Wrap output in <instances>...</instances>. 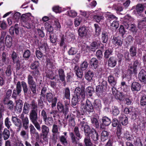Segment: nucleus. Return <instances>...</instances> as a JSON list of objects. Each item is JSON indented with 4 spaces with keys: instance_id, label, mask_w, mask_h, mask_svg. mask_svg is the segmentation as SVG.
Returning <instances> with one entry per match:
<instances>
[{
    "instance_id": "nucleus-23",
    "label": "nucleus",
    "mask_w": 146,
    "mask_h": 146,
    "mask_svg": "<svg viewBox=\"0 0 146 146\" xmlns=\"http://www.w3.org/2000/svg\"><path fill=\"white\" fill-rule=\"evenodd\" d=\"M94 75L92 71L88 70L85 73V79L89 82H92V78L94 76Z\"/></svg>"
},
{
    "instance_id": "nucleus-15",
    "label": "nucleus",
    "mask_w": 146,
    "mask_h": 146,
    "mask_svg": "<svg viewBox=\"0 0 146 146\" xmlns=\"http://www.w3.org/2000/svg\"><path fill=\"white\" fill-rule=\"evenodd\" d=\"M41 131L43 138H46L49 131V128L45 125H42L41 127Z\"/></svg>"
},
{
    "instance_id": "nucleus-18",
    "label": "nucleus",
    "mask_w": 146,
    "mask_h": 146,
    "mask_svg": "<svg viewBox=\"0 0 146 146\" xmlns=\"http://www.w3.org/2000/svg\"><path fill=\"white\" fill-rule=\"evenodd\" d=\"M67 133L66 132H64L63 133L64 135H61L59 137L60 141L65 146H66L68 145V141L67 140Z\"/></svg>"
},
{
    "instance_id": "nucleus-21",
    "label": "nucleus",
    "mask_w": 146,
    "mask_h": 146,
    "mask_svg": "<svg viewBox=\"0 0 146 146\" xmlns=\"http://www.w3.org/2000/svg\"><path fill=\"white\" fill-rule=\"evenodd\" d=\"M119 121L124 126L126 125L128 123V119L127 117L123 114H121L119 117Z\"/></svg>"
},
{
    "instance_id": "nucleus-11",
    "label": "nucleus",
    "mask_w": 146,
    "mask_h": 146,
    "mask_svg": "<svg viewBox=\"0 0 146 146\" xmlns=\"http://www.w3.org/2000/svg\"><path fill=\"white\" fill-rule=\"evenodd\" d=\"M88 32V29L84 26L80 27L78 30V34L81 37L86 36Z\"/></svg>"
},
{
    "instance_id": "nucleus-43",
    "label": "nucleus",
    "mask_w": 146,
    "mask_h": 146,
    "mask_svg": "<svg viewBox=\"0 0 146 146\" xmlns=\"http://www.w3.org/2000/svg\"><path fill=\"white\" fill-rule=\"evenodd\" d=\"M129 52L131 56H135L137 54L136 48L134 46H131L129 49Z\"/></svg>"
},
{
    "instance_id": "nucleus-62",
    "label": "nucleus",
    "mask_w": 146,
    "mask_h": 146,
    "mask_svg": "<svg viewBox=\"0 0 146 146\" xmlns=\"http://www.w3.org/2000/svg\"><path fill=\"white\" fill-rule=\"evenodd\" d=\"M88 66V64L87 62L85 61L80 65V69L82 70H84L87 68Z\"/></svg>"
},
{
    "instance_id": "nucleus-24",
    "label": "nucleus",
    "mask_w": 146,
    "mask_h": 146,
    "mask_svg": "<svg viewBox=\"0 0 146 146\" xmlns=\"http://www.w3.org/2000/svg\"><path fill=\"white\" fill-rule=\"evenodd\" d=\"M43 121L46 125L49 126L52 125L54 121L52 115H48Z\"/></svg>"
},
{
    "instance_id": "nucleus-19",
    "label": "nucleus",
    "mask_w": 146,
    "mask_h": 146,
    "mask_svg": "<svg viewBox=\"0 0 146 146\" xmlns=\"http://www.w3.org/2000/svg\"><path fill=\"white\" fill-rule=\"evenodd\" d=\"M117 64V60L115 58L111 57L110 58L108 61V65L111 67H115Z\"/></svg>"
},
{
    "instance_id": "nucleus-46",
    "label": "nucleus",
    "mask_w": 146,
    "mask_h": 146,
    "mask_svg": "<svg viewBox=\"0 0 146 146\" xmlns=\"http://www.w3.org/2000/svg\"><path fill=\"white\" fill-rule=\"evenodd\" d=\"M11 58L13 60L14 63L17 62V64L19 63V60L17 59V56L16 53L14 51H13L11 55Z\"/></svg>"
},
{
    "instance_id": "nucleus-9",
    "label": "nucleus",
    "mask_w": 146,
    "mask_h": 146,
    "mask_svg": "<svg viewBox=\"0 0 146 146\" xmlns=\"http://www.w3.org/2000/svg\"><path fill=\"white\" fill-rule=\"evenodd\" d=\"M138 78L141 82L146 84V72L143 70H141L138 74Z\"/></svg>"
},
{
    "instance_id": "nucleus-3",
    "label": "nucleus",
    "mask_w": 146,
    "mask_h": 146,
    "mask_svg": "<svg viewBox=\"0 0 146 146\" xmlns=\"http://www.w3.org/2000/svg\"><path fill=\"white\" fill-rule=\"evenodd\" d=\"M30 119L32 123L34 124L36 129L38 131H41L40 125L37 121L38 111L34 110H31L29 115Z\"/></svg>"
},
{
    "instance_id": "nucleus-5",
    "label": "nucleus",
    "mask_w": 146,
    "mask_h": 146,
    "mask_svg": "<svg viewBox=\"0 0 146 146\" xmlns=\"http://www.w3.org/2000/svg\"><path fill=\"white\" fill-rule=\"evenodd\" d=\"M28 84L33 94H35L36 92V84L33 79V76L30 74L27 77Z\"/></svg>"
},
{
    "instance_id": "nucleus-64",
    "label": "nucleus",
    "mask_w": 146,
    "mask_h": 146,
    "mask_svg": "<svg viewBox=\"0 0 146 146\" xmlns=\"http://www.w3.org/2000/svg\"><path fill=\"white\" fill-rule=\"evenodd\" d=\"M141 104L142 106L146 105V96L144 95L142 96L141 100Z\"/></svg>"
},
{
    "instance_id": "nucleus-10",
    "label": "nucleus",
    "mask_w": 146,
    "mask_h": 146,
    "mask_svg": "<svg viewBox=\"0 0 146 146\" xmlns=\"http://www.w3.org/2000/svg\"><path fill=\"white\" fill-rule=\"evenodd\" d=\"M8 56V54L5 52L3 53L0 57V66H3L5 64H6V61L9 60Z\"/></svg>"
},
{
    "instance_id": "nucleus-33",
    "label": "nucleus",
    "mask_w": 146,
    "mask_h": 146,
    "mask_svg": "<svg viewBox=\"0 0 146 146\" xmlns=\"http://www.w3.org/2000/svg\"><path fill=\"white\" fill-rule=\"evenodd\" d=\"M10 133L9 131L6 128L4 129L2 133L3 137L5 140L8 139L9 137Z\"/></svg>"
},
{
    "instance_id": "nucleus-44",
    "label": "nucleus",
    "mask_w": 146,
    "mask_h": 146,
    "mask_svg": "<svg viewBox=\"0 0 146 146\" xmlns=\"http://www.w3.org/2000/svg\"><path fill=\"white\" fill-rule=\"evenodd\" d=\"M94 92V89L91 87H88L86 88V92L90 96H92V93Z\"/></svg>"
},
{
    "instance_id": "nucleus-25",
    "label": "nucleus",
    "mask_w": 146,
    "mask_h": 146,
    "mask_svg": "<svg viewBox=\"0 0 146 146\" xmlns=\"http://www.w3.org/2000/svg\"><path fill=\"white\" fill-rule=\"evenodd\" d=\"M63 93V99H66L70 100V95L69 88L68 87L65 88L64 89Z\"/></svg>"
},
{
    "instance_id": "nucleus-50",
    "label": "nucleus",
    "mask_w": 146,
    "mask_h": 146,
    "mask_svg": "<svg viewBox=\"0 0 146 146\" xmlns=\"http://www.w3.org/2000/svg\"><path fill=\"white\" fill-rule=\"evenodd\" d=\"M77 52L76 48L74 47L71 48L68 51V53L70 55H74Z\"/></svg>"
},
{
    "instance_id": "nucleus-49",
    "label": "nucleus",
    "mask_w": 146,
    "mask_h": 146,
    "mask_svg": "<svg viewBox=\"0 0 146 146\" xmlns=\"http://www.w3.org/2000/svg\"><path fill=\"white\" fill-rule=\"evenodd\" d=\"M67 14L71 17H74L77 15V13L74 10H71L67 12Z\"/></svg>"
},
{
    "instance_id": "nucleus-42",
    "label": "nucleus",
    "mask_w": 146,
    "mask_h": 146,
    "mask_svg": "<svg viewBox=\"0 0 146 146\" xmlns=\"http://www.w3.org/2000/svg\"><path fill=\"white\" fill-rule=\"evenodd\" d=\"M45 29L49 32H52L53 30L52 26L47 23H46L44 25Z\"/></svg>"
},
{
    "instance_id": "nucleus-56",
    "label": "nucleus",
    "mask_w": 146,
    "mask_h": 146,
    "mask_svg": "<svg viewBox=\"0 0 146 146\" xmlns=\"http://www.w3.org/2000/svg\"><path fill=\"white\" fill-rule=\"evenodd\" d=\"M134 144L135 146H142L141 139L139 138H137L134 141Z\"/></svg>"
},
{
    "instance_id": "nucleus-51",
    "label": "nucleus",
    "mask_w": 146,
    "mask_h": 146,
    "mask_svg": "<svg viewBox=\"0 0 146 146\" xmlns=\"http://www.w3.org/2000/svg\"><path fill=\"white\" fill-rule=\"evenodd\" d=\"M94 26L95 28L96 34L98 35H99L100 33L101 29L98 24H95Z\"/></svg>"
},
{
    "instance_id": "nucleus-6",
    "label": "nucleus",
    "mask_w": 146,
    "mask_h": 146,
    "mask_svg": "<svg viewBox=\"0 0 146 146\" xmlns=\"http://www.w3.org/2000/svg\"><path fill=\"white\" fill-rule=\"evenodd\" d=\"M80 125L82 129H83L85 136L88 135H90L89 133L91 130L90 126L88 125L87 123L84 121H82L80 122Z\"/></svg>"
},
{
    "instance_id": "nucleus-45",
    "label": "nucleus",
    "mask_w": 146,
    "mask_h": 146,
    "mask_svg": "<svg viewBox=\"0 0 146 146\" xmlns=\"http://www.w3.org/2000/svg\"><path fill=\"white\" fill-rule=\"evenodd\" d=\"M140 62L137 60L135 61L133 64V71L135 73H136L137 69L140 67Z\"/></svg>"
},
{
    "instance_id": "nucleus-17",
    "label": "nucleus",
    "mask_w": 146,
    "mask_h": 146,
    "mask_svg": "<svg viewBox=\"0 0 146 146\" xmlns=\"http://www.w3.org/2000/svg\"><path fill=\"white\" fill-rule=\"evenodd\" d=\"M104 87V85L103 84L99 85L96 86V92L98 96H100L103 95Z\"/></svg>"
},
{
    "instance_id": "nucleus-54",
    "label": "nucleus",
    "mask_w": 146,
    "mask_h": 146,
    "mask_svg": "<svg viewBox=\"0 0 146 146\" xmlns=\"http://www.w3.org/2000/svg\"><path fill=\"white\" fill-rule=\"evenodd\" d=\"M110 26L113 29H116L119 27V23L118 21H114L112 23H111Z\"/></svg>"
},
{
    "instance_id": "nucleus-4",
    "label": "nucleus",
    "mask_w": 146,
    "mask_h": 146,
    "mask_svg": "<svg viewBox=\"0 0 146 146\" xmlns=\"http://www.w3.org/2000/svg\"><path fill=\"white\" fill-rule=\"evenodd\" d=\"M74 131L76 137L72 132L70 133L69 135L72 143L76 145L78 143V142L82 138V137L80 134L78 127H75L74 129Z\"/></svg>"
},
{
    "instance_id": "nucleus-58",
    "label": "nucleus",
    "mask_w": 146,
    "mask_h": 146,
    "mask_svg": "<svg viewBox=\"0 0 146 146\" xmlns=\"http://www.w3.org/2000/svg\"><path fill=\"white\" fill-rule=\"evenodd\" d=\"M21 15V13L18 12H17L14 13L13 15V17L16 22H17L18 21L20 18Z\"/></svg>"
},
{
    "instance_id": "nucleus-31",
    "label": "nucleus",
    "mask_w": 146,
    "mask_h": 146,
    "mask_svg": "<svg viewBox=\"0 0 146 146\" xmlns=\"http://www.w3.org/2000/svg\"><path fill=\"white\" fill-rule=\"evenodd\" d=\"M109 133L106 131H102L101 135V139L102 141L104 142L108 139Z\"/></svg>"
},
{
    "instance_id": "nucleus-32",
    "label": "nucleus",
    "mask_w": 146,
    "mask_h": 146,
    "mask_svg": "<svg viewBox=\"0 0 146 146\" xmlns=\"http://www.w3.org/2000/svg\"><path fill=\"white\" fill-rule=\"evenodd\" d=\"M85 137L84 139V142L85 146H92V143L91 142L90 135H87L85 136Z\"/></svg>"
},
{
    "instance_id": "nucleus-53",
    "label": "nucleus",
    "mask_w": 146,
    "mask_h": 146,
    "mask_svg": "<svg viewBox=\"0 0 146 146\" xmlns=\"http://www.w3.org/2000/svg\"><path fill=\"white\" fill-rule=\"evenodd\" d=\"M8 108L10 110H13L14 107V104L12 100H9L6 104Z\"/></svg>"
},
{
    "instance_id": "nucleus-60",
    "label": "nucleus",
    "mask_w": 146,
    "mask_h": 146,
    "mask_svg": "<svg viewBox=\"0 0 146 146\" xmlns=\"http://www.w3.org/2000/svg\"><path fill=\"white\" fill-rule=\"evenodd\" d=\"M93 18L97 22H99L101 20L103 19L104 17L102 15H94Z\"/></svg>"
},
{
    "instance_id": "nucleus-28",
    "label": "nucleus",
    "mask_w": 146,
    "mask_h": 146,
    "mask_svg": "<svg viewBox=\"0 0 146 146\" xmlns=\"http://www.w3.org/2000/svg\"><path fill=\"white\" fill-rule=\"evenodd\" d=\"M60 79L62 82L65 81V75L64 70L62 69H59L58 71Z\"/></svg>"
},
{
    "instance_id": "nucleus-1",
    "label": "nucleus",
    "mask_w": 146,
    "mask_h": 146,
    "mask_svg": "<svg viewBox=\"0 0 146 146\" xmlns=\"http://www.w3.org/2000/svg\"><path fill=\"white\" fill-rule=\"evenodd\" d=\"M85 98L84 89L77 87L75 89L74 96L72 98V103L74 106H75L80 100H83Z\"/></svg>"
},
{
    "instance_id": "nucleus-59",
    "label": "nucleus",
    "mask_w": 146,
    "mask_h": 146,
    "mask_svg": "<svg viewBox=\"0 0 146 146\" xmlns=\"http://www.w3.org/2000/svg\"><path fill=\"white\" fill-rule=\"evenodd\" d=\"M50 41L52 43H55L56 40V36L55 34L52 33L50 36Z\"/></svg>"
},
{
    "instance_id": "nucleus-63",
    "label": "nucleus",
    "mask_w": 146,
    "mask_h": 146,
    "mask_svg": "<svg viewBox=\"0 0 146 146\" xmlns=\"http://www.w3.org/2000/svg\"><path fill=\"white\" fill-rule=\"evenodd\" d=\"M113 7L116 11H119L121 12L123 10L122 7L120 6V4H118L117 5L116 4H114L113 6Z\"/></svg>"
},
{
    "instance_id": "nucleus-12",
    "label": "nucleus",
    "mask_w": 146,
    "mask_h": 146,
    "mask_svg": "<svg viewBox=\"0 0 146 146\" xmlns=\"http://www.w3.org/2000/svg\"><path fill=\"white\" fill-rule=\"evenodd\" d=\"M112 89L113 94L116 98L121 100L123 97L122 93L117 91L115 87H113Z\"/></svg>"
},
{
    "instance_id": "nucleus-13",
    "label": "nucleus",
    "mask_w": 146,
    "mask_h": 146,
    "mask_svg": "<svg viewBox=\"0 0 146 146\" xmlns=\"http://www.w3.org/2000/svg\"><path fill=\"white\" fill-rule=\"evenodd\" d=\"M101 44H102L98 41H94L91 44L90 49L91 51H94L96 49L99 48Z\"/></svg>"
},
{
    "instance_id": "nucleus-57",
    "label": "nucleus",
    "mask_w": 146,
    "mask_h": 146,
    "mask_svg": "<svg viewBox=\"0 0 146 146\" xmlns=\"http://www.w3.org/2000/svg\"><path fill=\"white\" fill-rule=\"evenodd\" d=\"M54 28H56V30H59L61 27L60 23L57 19L55 20L54 21Z\"/></svg>"
},
{
    "instance_id": "nucleus-38",
    "label": "nucleus",
    "mask_w": 146,
    "mask_h": 146,
    "mask_svg": "<svg viewBox=\"0 0 146 146\" xmlns=\"http://www.w3.org/2000/svg\"><path fill=\"white\" fill-rule=\"evenodd\" d=\"M94 108L97 110L100 109L102 107L100 100H95L94 103Z\"/></svg>"
},
{
    "instance_id": "nucleus-52",
    "label": "nucleus",
    "mask_w": 146,
    "mask_h": 146,
    "mask_svg": "<svg viewBox=\"0 0 146 146\" xmlns=\"http://www.w3.org/2000/svg\"><path fill=\"white\" fill-rule=\"evenodd\" d=\"M5 126L8 129H9L10 127V126L12 124L11 122L9 120V119L8 117L6 118L5 120Z\"/></svg>"
},
{
    "instance_id": "nucleus-36",
    "label": "nucleus",
    "mask_w": 146,
    "mask_h": 146,
    "mask_svg": "<svg viewBox=\"0 0 146 146\" xmlns=\"http://www.w3.org/2000/svg\"><path fill=\"white\" fill-rule=\"evenodd\" d=\"M30 132L31 135H38V133L36 131V130L34 126L32 124H31L29 126Z\"/></svg>"
},
{
    "instance_id": "nucleus-14",
    "label": "nucleus",
    "mask_w": 146,
    "mask_h": 146,
    "mask_svg": "<svg viewBox=\"0 0 146 146\" xmlns=\"http://www.w3.org/2000/svg\"><path fill=\"white\" fill-rule=\"evenodd\" d=\"M141 88V85L138 82H133L131 85V90L133 92L139 91Z\"/></svg>"
},
{
    "instance_id": "nucleus-7",
    "label": "nucleus",
    "mask_w": 146,
    "mask_h": 146,
    "mask_svg": "<svg viewBox=\"0 0 146 146\" xmlns=\"http://www.w3.org/2000/svg\"><path fill=\"white\" fill-rule=\"evenodd\" d=\"M82 107L84 109V111H87L88 112H92L94 111L92 104L88 100H86L85 104H83Z\"/></svg>"
},
{
    "instance_id": "nucleus-22",
    "label": "nucleus",
    "mask_w": 146,
    "mask_h": 146,
    "mask_svg": "<svg viewBox=\"0 0 146 146\" xmlns=\"http://www.w3.org/2000/svg\"><path fill=\"white\" fill-rule=\"evenodd\" d=\"M4 112L3 107L2 106L0 107V132H1V130L3 128V115Z\"/></svg>"
},
{
    "instance_id": "nucleus-27",
    "label": "nucleus",
    "mask_w": 146,
    "mask_h": 146,
    "mask_svg": "<svg viewBox=\"0 0 146 146\" xmlns=\"http://www.w3.org/2000/svg\"><path fill=\"white\" fill-rule=\"evenodd\" d=\"M21 84L23 88V91L25 95H26L28 93L30 94L31 93V92L30 91L28 92V88L27 85L26 83L24 81H22L21 82Z\"/></svg>"
},
{
    "instance_id": "nucleus-16",
    "label": "nucleus",
    "mask_w": 146,
    "mask_h": 146,
    "mask_svg": "<svg viewBox=\"0 0 146 146\" xmlns=\"http://www.w3.org/2000/svg\"><path fill=\"white\" fill-rule=\"evenodd\" d=\"M57 108L58 111L60 113L66 114L68 111V110H65V107H64L62 103L60 102L57 103Z\"/></svg>"
},
{
    "instance_id": "nucleus-34",
    "label": "nucleus",
    "mask_w": 146,
    "mask_h": 146,
    "mask_svg": "<svg viewBox=\"0 0 146 146\" xmlns=\"http://www.w3.org/2000/svg\"><path fill=\"white\" fill-rule=\"evenodd\" d=\"M30 105L31 107V110H34L36 111H38V106L35 100H32L31 102Z\"/></svg>"
},
{
    "instance_id": "nucleus-26",
    "label": "nucleus",
    "mask_w": 146,
    "mask_h": 146,
    "mask_svg": "<svg viewBox=\"0 0 146 146\" xmlns=\"http://www.w3.org/2000/svg\"><path fill=\"white\" fill-rule=\"evenodd\" d=\"M23 105V102L21 100L19 99L16 101V109L19 113L22 111Z\"/></svg>"
},
{
    "instance_id": "nucleus-61",
    "label": "nucleus",
    "mask_w": 146,
    "mask_h": 146,
    "mask_svg": "<svg viewBox=\"0 0 146 146\" xmlns=\"http://www.w3.org/2000/svg\"><path fill=\"white\" fill-rule=\"evenodd\" d=\"M91 122L93 125L96 128H98L99 126V123L97 119L95 118H92L91 119Z\"/></svg>"
},
{
    "instance_id": "nucleus-30",
    "label": "nucleus",
    "mask_w": 146,
    "mask_h": 146,
    "mask_svg": "<svg viewBox=\"0 0 146 146\" xmlns=\"http://www.w3.org/2000/svg\"><path fill=\"white\" fill-rule=\"evenodd\" d=\"M102 124L105 126H108L111 123L110 119L108 117L104 116L102 119Z\"/></svg>"
},
{
    "instance_id": "nucleus-20",
    "label": "nucleus",
    "mask_w": 146,
    "mask_h": 146,
    "mask_svg": "<svg viewBox=\"0 0 146 146\" xmlns=\"http://www.w3.org/2000/svg\"><path fill=\"white\" fill-rule=\"evenodd\" d=\"M108 80L110 85L114 87L117 83L116 79L112 75H110L108 77Z\"/></svg>"
},
{
    "instance_id": "nucleus-41",
    "label": "nucleus",
    "mask_w": 146,
    "mask_h": 146,
    "mask_svg": "<svg viewBox=\"0 0 146 146\" xmlns=\"http://www.w3.org/2000/svg\"><path fill=\"white\" fill-rule=\"evenodd\" d=\"M40 64L38 61H35L32 63L30 66L31 68L33 70H36L39 66Z\"/></svg>"
},
{
    "instance_id": "nucleus-47",
    "label": "nucleus",
    "mask_w": 146,
    "mask_h": 146,
    "mask_svg": "<svg viewBox=\"0 0 146 146\" xmlns=\"http://www.w3.org/2000/svg\"><path fill=\"white\" fill-rule=\"evenodd\" d=\"M146 25V21L144 20H140L139 21L138 27L140 29H142L143 27Z\"/></svg>"
},
{
    "instance_id": "nucleus-39",
    "label": "nucleus",
    "mask_w": 146,
    "mask_h": 146,
    "mask_svg": "<svg viewBox=\"0 0 146 146\" xmlns=\"http://www.w3.org/2000/svg\"><path fill=\"white\" fill-rule=\"evenodd\" d=\"M144 7V5L142 4H139L136 5V9L138 13H141L143 11Z\"/></svg>"
},
{
    "instance_id": "nucleus-29",
    "label": "nucleus",
    "mask_w": 146,
    "mask_h": 146,
    "mask_svg": "<svg viewBox=\"0 0 146 146\" xmlns=\"http://www.w3.org/2000/svg\"><path fill=\"white\" fill-rule=\"evenodd\" d=\"M90 64L93 69H96L98 66V60L96 58H93L90 60Z\"/></svg>"
},
{
    "instance_id": "nucleus-8",
    "label": "nucleus",
    "mask_w": 146,
    "mask_h": 146,
    "mask_svg": "<svg viewBox=\"0 0 146 146\" xmlns=\"http://www.w3.org/2000/svg\"><path fill=\"white\" fill-rule=\"evenodd\" d=\"M22 91L21 83L20 81H18L16 84V89H14L13 91L12 97L16 99L18 95H19Z\"/></svg>"
},
{
    "instance_id": "nucleus-40",
    "label": "nucleus",
    "mask_w": 146,
    "mask_h": 146,
    "mask_svg": "<svg viewBox=\"0 0 146 146\" xmlns=\"http://www.w3.org/2000/svg\"><path fill=\"white\" fill-rule=\"evenodd\" d=\"M29 19V17L26 14H23L21 17V24L25 23L27 22Z\"/></svg>"
},
{
    "instance_id": "nucleus-35",
    "label": "nucleus",
    "mask_w": 146,
    "mask_h": 146,
    "mask_svg": "<svg viewBox=\"0 0 146 146\" xmlns=\"http://www.w3.org/2000/svg\"><path fill=\"white\" fill-rule=\"evenodd\" d=\"M102 42L106 43L108 40V33L106 32H103L102 34Z\"/></svg>"
},
{
    "instance_id": "nucleus-37",
    "label": "nucleus",
    "mask_w": 146,
    "mask_h": 146,
    "mask_svg": "<svg viewBox=\"0 0 146 146\" xmlns=\"http://www.w3.org/2000/svg\"><path fill=\"white\" fill-rule=\"evenodd\" d=\"M30 106L29 104L27 102H25L24 105L23 113L25 114H28L30 110Z\"/></svg>"
},
{
    "instance_id": "nucleus-55",
    "label": "nucleus",
    "mask_w": 146,
    "mask_h": 146,
    "mask_svg": "<svg viewBox=\"0 0 146 146\" xmlns=\"http://www.w3.org/2000/svg\"><path fill=\"white\" fill-rule=\"evenodd\" d=\"M112 113L114 115H117L119 113V111L117 107L114 106L112 110Z\"/></svg>"
},
{
    "instance_id": "nucleus-2",
    "label": "nucleus",
    "mask_w": 146,
    "mask_h": 146,
    "mask_svg": "<svg viewBox=\"0 0 146 146\" xmlns=\"http://www.w3.org/2000/svg\"><path fill=\"white\" fill-rule=\"evenodd\" d=\"M133 21V19L130 16L127 15L124 17L123 24L126 29H129L132 32L135 33L137 31L136 26L130 22Z\"/></svg>"
},
{
    "instance_id": "nucleus-48",
    "label": "nucleus",
    "mask_w": 146,
    "mask_h": 146,
    "mask_svg": "<svg viewBox=\"0 0 146 146\" xmlns=\"http://www.w3.org/2000/svg\"><path fill=\"white\" fill-rule=\"evenodd\" d=\"M76 71V74L79 78H81L82 76L83 73L78 69V67L76 66L74 68Z\"/></svg>"
}]
</instances>
